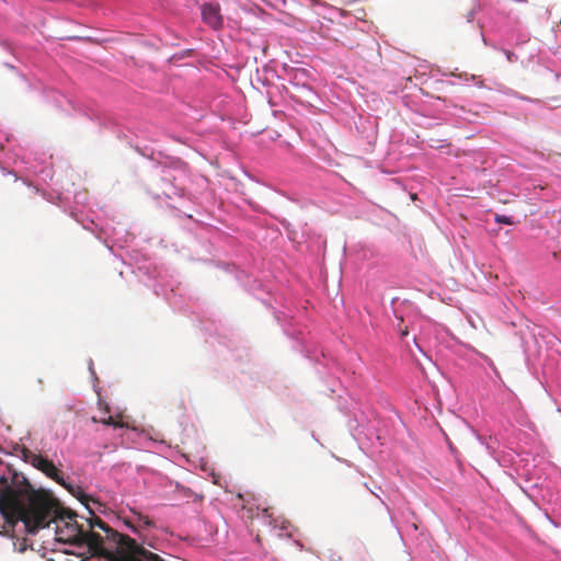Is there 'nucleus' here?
Wrapping results in <instances>:
<instances>
[{
    "label": "nucleus",
    "instance_id": "0eeeda50",
    "mask_svg": "<svg viewBox=\"0 0 561 561\" xmlns=\"http://www.w3.org/2000/svg\"><path fill=\"white\" fill-rule=\"evenodd\" d=\"M505 55H506V58L508 61H515L517 59V56L511 51V50H505Z\"/></svg>",
    "mask_w": 561,
    "mask_h": 561
},
{
    "label": "nucleus",
    "instance_id": "6e6552de",
    "mask_svg": "<svg viewBox=\"0 0 561 561\" xmlns=\"http://www.w3.org/2000/svg\"><path fill=\"white\" fill-rule=\"evenodd\" d=\"M125 525L134 533H137V528L129 522L125 520Z\"/></svg>",
    "mask_w": 561,
    "mask_h": 561
},
{
    "label": "nucleus",
    "instance_id": "1a4fd4ad",
    "mask_svg": "<svg viewBox=\"0 0 561 561\" xmlns=\"http://www.w3.org/2000/svg\"><path fill=\"white\" fill-rule=\"evenodd\" d=\"M288 527H289V523H288V522H286V520H283V522H282V526H280V528H282L283 530H287V528H288Z\"/></svg>",
    "mask_w": 561,
    "mask_h": 561
},
{
    "label": "nucleus",
    "instance_id": "9b49d317",
    "mask_svg": "<svg viewBox=\"0 0 561 561\" xmlns=\"http://www.w3.org/2000/svg\"><path fill=\"white\" fill-rule=\"evenodd\" d=\"M37 381L41 386L44 383V380L42 378H39Z\"/></svg>",
    "mask_w": 561,
    "mask_h": 561
},
{
    "label": "nucleus",
    "instance_id": "7ed1b4c3",
    "mask_svg": "<svg viewBox=\"0 0 561 561\" xmlns=\"http://www.w3.org/2000/svg\"><path fill=\"white\" fill-rule=\"evenodd\" d=\"M203 21L218 30L222 26V16L220 14V8L217 3H205L202 7Z\"/></svg>",
    "mask_w": 561,
    "mask_h": 561
},
{
    "label": "nucleus",
    "instance_id": "9d476101",
    "mask_svg": "<svg viewBox=\"0 0 561 561\" xmlns=\"http://www.w3.org/2000/svg\"><path fill=\"white\" fill-rule=\"evenodd\" d=\"M401 335H402V336L408 335V330H407V329L402 330Z\"/></svg>",
    "mask_w": 561,
    "mask_h": 561
},
{
    "label": "nucleus",
    "instance_id": "f257e3e1",
    "mask_svg": "<svg viewBox=\"0 0 561 561\" xmlns=\"http://www.w3.org/2000/svg\"><path fill=\"white\" fill-rule=\"evenodd\" d=\"M0 513L9 527L13 528L18 522H23L26 530L35 534L39 528L49 526L55 522L58 525L56 534L59 540L77 547L87 546L91 556H108L100 548V534L84 530L76 520L77 514L61 507L57 500L45 491H35L25 480L24 489L5 485L0 490Z\"/></svg>",
    "mask_w": 561,
    "mask_h": 561
},
{
    "label": "nucleus",
    "instance_id": "39448f33",
    "mask_svg": "<svg viewBox=\"0 0 561 561\" xmlns=\"http://www.w3.org/2000/svg\"><path fill=\"white\" fill-rule=\"evenodd\" d=\"M100 422L105 424V425H112L114 427H123V422L122 421H115L113 416H108L106 419H102V420H100Z\"/></svg>",
    "mask_w": 561,
    "mask_h": 561
},
{
    "label": "nucleus",
    "instance_id": "423d86ee",
    "mask_svg": "<svg viewBox=\"0 0 561 561\" xmlns=\"http://www.w3.org/2000/svg\"><path fill=\"white\" fill-rule=\"evenodd\" d=\"M495 221L499 224L513 225L514 221L512 217L505 215H495Z\"/></svg>",
    "mask_w": 561,
    "mask_h": 561
},
{
    "label": "nucleus",
    "instance_id": "20e7f679",
    "mask_svg": "<svg viewBox=\"0 0 561 561\" xmlns=\"http://www.w3.org/2000/svg\"><path fill=\"white\" fill-rule=\"evenodd\" d=\"M131 513L139 519L141 520L146 527H153V522L146 515H142L141 513L135 511V510H131Z\"/></svg>",
    "mask_w": 561,
    "mask_h": 561
},
{
    "label": "nucleus",
    "instance_id": "f03ea898",
    "mask_svg": "<svg viewBox=\"0 0 561 561\" xmlns=\"http://www.w3.org/2000/svg\"><path fill=\"white\" fill-rule=\"evenodd\" d=\"M22 458L25 462L32 465L34 468L38 469L43 473H45L48 478L53 479L58 484L66 486L73 493V490L69 488L58 469L55 467L54 462L47 458H44L42 455L33 453L31 449L23 447L21 450Z\"/></svg>",
    "mask_w": 561,
    "mask_h": 561
}]
</instances>
